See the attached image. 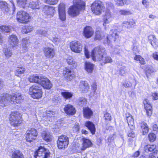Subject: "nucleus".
<instances>
[{
	"label": "nucleus",
	"instance_id": "obj_1",
	"mask_svg": "<svg viewBox=\"0 0 158 158\" xmlns=\"http://www.w3.org/2000/svg\"><path fill=\"white\" fill-rule=\"evenodd\" d=\"M91 57L94 61L102 60L104 64L112 62L111 58L107 56L105 49L102 47H96L94 48L91 52Z\"/></svg>",
	"mask_w": 158,
	"mask_h": 158
},
{
	"label": "nucleus",
	"instance_id": "obj_2",
	"mask_svg": "<svg viewBox=\"0 0 158 158\" xmlns=\"http://www.w3.org/2000/svg\"><path fill=\"white\" fill-rule=\"evenodd\" d=\"M73 5L70 7L68 10V13L72 17L78 15L80 10H84L85 3L81 0H74Z\"/></svg>",
	"mask_w": 158,
	"mask_h": 158
},
{
	"label": "nucleus",
	"instance_id": "obj_3",
	"mask_svg": "<svg viewBox=\"0 0 158 158\" xmlns=\"http://www.w3.org/2000/svg\"><path fill=\"white\" fill-rule=\"evenodd\" d=\"M29 94L34 98H40L43 94L41 86L35 85L31 86L29 89Z\"/></svg>",
	"mask_w": 158,
	"mask_h": 158
},
{
	"label": "nucleus",
	"instance_id": "obj_4",
	"mask_svg": "<svg viewBox=\"0 0 158 158\" xmlns=\"http://www.w3.org/2000/svg\"><path fill=\"white\" fill-rule=\"evenodd\" d=\"M50 153L47 149L40 146L35 152L34 156L35 158H48L50 156Z\"/></svg>",
	"mask_w": 158,
	"mask_h": 158
},
{
	"label": "nucleus",
	"instance_id": "obj_5",
	"mask_svg": "<svg viewBox=\"0 0 158 158\" xmlns=\"http://www.w3.org/2000/svg\"><path fill=\"white\" fill-rule=\"evenodd\" d=\"M69 143V138L66 136L62 135L59 137L57 144L59 149H62L66 148Z\"/></svg>",
	"mask_w": 158,
	"mask_h": 158
},
{
	"label": "nucleus",
	"instance_id": "obj_6",
	"mask_svg": "<svg viewBox=\"0 0 158 158\" xmlns=\"http://www.w3.org/2000/svg\"><path fill=\"white\" fill-rule=\"evenodd\" d=\"M30 18L29 14L24 11H20L17 14V20L21 23L28 22Z\"/></svg>",
	"mask_w": 158,
	"mask_h": 158
},
{
	"label": "nucleus",
	"instance_id": "obj_7",
	"mask_svg": "<svg viewBox=\"0 0 158 158\" xmlns=\"http://www.w3.org/2000/svg\"><path fill=\"white\" fill-rule=\"evenodd\" d=\"M91 7L92 12L97 15L100 14L104 9L101 2L99 1H95L92 4Z\"/></svg>",
	"mask_w": 158,
	"mask_h": 158
},
{
	"label": "nucleus",
	"instance_id": "obj_8",
	"mask_svg": "<svg viewBox=\"0 0 158 158\" xmlns=\"http://www.w3.org/2000/svg\"><path fill=\"white\" fill-rule=\"evenodd\" d=\"M36 130L34 128H30L26 131V139L27 141L31 142L32 140H35L37 135Z\"/></svg>",
	"mask_w": 158,
	"mask_h": 158
},
{
	"label": "nucleus",
	"instance_id": "obj_9",
	"mask_svg": "<svg viewBox=\"0 0 158 158\" xmlns=\"http://www.w3.org/2000/svg\"><path fill=\"white\" fill-rule=\"evenodd\" d=\"M42 12L45 17L51 18L53 17L55 10L53 7L45 5L43 9Z\"/></svg>",
	"mask_w": 158,
	"mask_h": 158
},
{
	"label": "nucleus",
	"instance_id": "obj_10",
	"mask_svg": "<svg viewBox=\"0 0 158 158\" xmlns=\"http://www.w3.org/2000/svg\"><path fill=\"white\" fill-rule=\"evenodd\" d=\"M119 32L117 30H111L110 34L107 36V42L110 43V42L118 41L119 40Z\"/></svg>",
	"mask_w": 158,
	"mask_h": 158
},
{
	"label": "nucleus",
	"instance_id": "obj_11",
	"mask_svg": "<svg viewBox=\"0 0 158 158\" xmlns=\"http://www.w3.org/2000/svg\"><path fill=\"white\" fill-rule=\"evenodd\" d=\"M20 117L17 112H14L12 113L10 115V123L12 125L14 126H18L21 123L19 120Z\"/></svg>",
	"mask_w": 158,
	"mask_h": 158
},
{
	"label": "nucleus",
	"instance_id": "obj_12",
	"mask_svg": "<svg viewBox=\"0 0 158 158\" xmlns=\"http://www.w3.org/2000/svg\"><path fill=\"white\" fill-rule=\"evenodd\" d=\"M10 95L7 94H3L0 96V105L2 107L7 105L11 101Z\"/></svg>",
	"mask_w": 158,
	"mask_h": 158
},
{
	"label": "nucleus",
	"instance_id": "obj_13",
	"mask_svg": "<svg viewBox=\"0 0 158 158\" xmlns=\"http://www.w3.org/2000/svg\"><path fill=\"white\" fill-rule=\"evenodd\" d=\"M70 46L71 50L75 52L80 53L82 50V46L78 41L71 43Z\"/></svg>",
	"mask_w": 158,
	"mask_h": 158
},
{
	"label": "nucleus",
	"instance_id": "obj_14",
	"mask_svg": "<svg viewBox=\"0 0 158 158\" xmlns=\"http://www.w3.org/2000/svg\"><path fill=\"white\" fill-rule=\"evenodd\" d=\"M58 9L60 19L64 21L66 19L65 4L63 3H60L58 6Z\"/></svg>",
	"mask_w": 158,
	"mask_h": 158
},
{
	"label": "nucleus",
	"instance_id": "obj_15",
	"mask_svg": "<svg viewBox=\"0 0 158 158\" xmlns=\"http://www.w3.org/2000/svg\"><path fill=\"white\" fill-rule=\"evenodd\" d=\"M41 81L40 84L44 88L47 89H50L52 86V84L50 81L47 78L42 77L41 78Z\"/></svg>",
	"mask_w": 158,
	"mask_h": 158
},
{
	"label": "nucleus",
	"instance_id": "obj_16",
	"mask_svg": "<svg viewBox=\"0 0 158 158\" xmlns=\"http://www.w3.org/2000/svg\"><path fill=\"white\" fill-rule=\"evenodd\" d=\"M44 52L45 57L47 58H52L55 55L54 49L47 47L44 48Z\"/></svg>",
	"mask_w": 158,
	"mask_h": 158
},
{
	"label": "nucleus",
	"instance_id": "obj_17",
	"mask_svg": "<svg viewBox=\"0 0 158 158\" xmlns=\"http://www.w3.org/2000/svg\"><path fill=\"white\" fill-rule=\"evenodd\" d=\"M10 100L13 103H19L22 101V96L20 93H16L11 96L10 95Z\"/></svg>",
	"mask_w": 158,
	"mask_h": 158
},
{
	"label": "nucleus",
	"instance_id": "obj_18",
	"mask_svg": "<svg viewBox=\"0 0 158 158\" xmlns=\"http://www.w3.org/2000/svg\"><path fill=\"white\" fill-rule=\"evenodd\" d=\"M64 110L65 113L68 115H73L76 112L75 107L73 105L69 104L65 106Z\"/></svg>",
	"mask_w": 158,
	"mask_h": 158
},
{
	"label": "nucleus",
	"instance_id": "obj_19",
	"mask_svg": "<svg viewBox=\"0 0 158 158\" xmlns=\"http://www.w3.org/2000/svg\"><path fill=\"white\" fill-rule=\"evenodd\" d=\"M94 31L92 28L87 26L84 29L83 34L84 36L87 38H90L94 34Z\"/></svg>",
	"mask_w": 158,
	"mask_h": 158
},
{
	"label": "nucleus",
	"instance_id": "obj_20",
	"mask_svg": "<svg viewBox=\"0 0 158 158\" xmlns=\"http://www.w3.org/2000/svg\"><path fill=\"white\" fill-rule=\"evenodd\" d=\"M63 73L65 78L68 80H72L74 76V73L66 68L64 70Z\"/></svg>",
	"mask_w": 158,
	"mask_h": 158
},
{
	"label": "nucleus",
	"instance_id": "obj_21",
	"mask_svg": "<svg viewBox=\"0 0 158 158\" xmlns=\"http://www.w3.org/2000/svg\"><path fill=\"white\" fill-rule=\"evenodd\" d=\"M9 42L12 47H15L18 46V40L16 36L15 35H10L9 38Z\"/></svg>",
	"mask_w": 158,
	"mask_h": 158
},
{
	"label": "nucleus",
	"instance_id": "obj_22",
	"mask_svg": "<svg viewBox=\"0 0 158 158\" xmlns=\"http://www.w3.org/2000/svg\"><path fill=\"white\" fill-rule=\"evenodd\" d=\"M135 25V23L133 19H131L128 21H125L123 23V26L128 29H130L134 27Z\"/></svg>",
	"mask_w": 158,
	"mask_h": 158
},
{
	"label": "nucleus",
	"instance_id": "obj_23",
	"mask_svg": "<svg viewBox=\"0 0 158 158\" xmlns=\"http://www.w3.org/2000/svg\"><path fill=\"white\" fill-rule=\"evenodd\" d=\"M83 112L84 117L88 119L93 114V112L88 107H84Z\"/></svg>",
	"mask_w": 158,
	"mask_h": 158
},
{
	"label": "nucleus",
	"instance_id": "obj_24",
	"mask_svg": "<svg viewBox=\"0 0 158 158\" xmlns=\"http://www.w3.org/2000/svg\"><path fill=\"white\" fill-rule=\"evenodd\" d=\"M111 20V12L109 10H107L106 12L105 15L103 19L104 23L103 25L106 26L107 23H108Z\"/></svg>",
	"mask_w": 158,
	"mask_h": 158
},
{
	"label": "nucleus",
	"instance_id": "obj_25",
	"mask_svg": "<svg viewBox=\"0 0 158 158\" xmlns=\"http://www.w3.org/2000/svg\"><path fill=\"white\" fill-rule=\"evenodd\" d=\"M85 126L87 127L92 134H94L95 132V127L94 123L89 121H86Z\"/></svg>",
	"mask_w": 158,
	"mask_h": 158
},
{
	"label": "nucleus",
	"instance_id": "obj_26",
	"mask_svg": "<svg viewBox=\"0 0 158 158\" xmlns=\"http://www.w3.org/2000/svg\"><path fill=\"white\" fill-rule=\"evenodd\" d=\"M35 33L36 35L46 37H48L49 35L48 30L45 28H41L37 30L36 31Z\"/></svg>",
	"mask_w": 158,
	"mask_h": 158
},
{
	"label": "nucleus",
	"instance_id": "obj_27",
	"mask_svg": "<svg viewBox=\"0 0 158 158\" xmlns=\"http://www.w3.org/2000/svg\"><path fill=\"white\" fill-rule=\"evenodd\" d=\"M22 41L23 50L24 52H26L27 50L28 47L29 46L30 41L28 39L26 38H23Z\"/></svg>",
	"mask_w": 158,
	"mask_h": 158
},
{
	"label": "nucleus",
	"instance_id": "obj_28",
	"mask_svg": "<svg viewBox=\"0 0 158 158\" xmlns=\"http://www.w3.org/2000/svg\"><path fill=\"white\" fill-rule=\"evenodd\" d=\"M83 143L81 148V150H84L87 148L91 146L92 143L91 141L89 139L83 138Z\"/></svg>",
	"mask_w": 158,
	"mask_h": 158
},
{
	"label": "nucleus",
	"instance_id": "obj_29",
	"mask_svg": "<svg viewBox=\"0 0 158 158\" xmlns=\"http://www.w3.org/2000/svg\"><path fill=\"white\" fill-rule=\"evenodd\" d=\"M148 40H150V42L153 47L156 48L158 45V43L157 42V39L155 36L151 35L148 37Z\"/></svg>",
	"mask_w": 158,
	"mask_h": 158
},
{
	"label": "nucleus",
	"instance_id": "obj_30",
	"mask_svg": "<svg viewBox=\"0 0 158 158\" xmlns=\"http://www.w3.org/2000/svg\"><path fill=\"white\" fill-rule=\"evenodd\" d=\"M28 6L32 9H38L40 8L39 2L37 0H31Z\"/></svg>",
	"mask_w": 158,
	"mask_h": 158
},
{
	"label": "nucleus",
	"instance_id": "obj_31",
	"mask_svg": "<svg viewBox=\"0 0 158 158\" xmlns=\"http://www.w3.org/2000/svg\"><path fill=\"white\" fill-rule=\"evenodd\" d=\"M89 89V86L87 82L85 81L81 82L80 89L83 92L87 91Z\"/></svg>",
	"mask_w": 158,
	"mask_h": 158
},
{
	"label": "nucleus",
	"instance_id": "obj_32",
	"mask_svg": "<svg viewBox=\"0 0 158 158\" xmlns=\"http://www.w3.org/2000/svg\"><path fill=\"white\" fill-rule=\"evenodd\" d=\"M127 120L130 129H134L135 128V125L132 116L131 115L127 117Z\"/></svg>",
	"mask_w": 158,
	"mask_h": 158
},
{
	"label": "nucleus",
	"instance_id": "obj_33",
	"mask_svg": "<svg viewBox=\"0 0 158 158\" xmlns=\"http://www.w3.org/2000/svg\"><path fill=\"white\" fill-rule=\"evenodd\" d=\"M94 65L89 62L85 63V70L88 73H91L94 69Z\"/></svg>",
	"mask_w": 158,
	"mask_h": 158
},
{
	"label": "nucleus",
	"instance_id": "obj_34",
	"mask_svg": "<svg viewBox=\"0 0 158 158\" xmlns=\"http://www.w3.org/2000/svg\"><path fill=\"white\" fill-rule=\"evenodd\" d=\"M12 158H24L23 154L20 151L15 150L12 152Z\"/></svg>",
	"mask_w": 158,
	"mask_h": 158
},
{
	"label": "nucleus",
	"instance_id": "obj_35",
	"mask_svg": "<svg viewBox=\"0 0 158 158\" xmlns=\"http://www.w3.org/2000/svg\"><path fill=\"white\" fill-rule=\"evenodd\" d=\"M156 146L155 145H147L144 147V150L146 152H151L154 151L156 150Z\"/></svg>",
	"mask_w": 158,
	"mask_h": 158
},
{
	"label": "nucleus",
	"instance_id": "obj_36",
	"mask_svg": "<svg viewBox=\"0 0 158 158\" xmlns=\"http://www.w3.org/2000/svg\"><path fill=\"white\" fill-rule=\"evenodd\" d=\"M42 77L33 76H31L29 79V81L31 82H35L40 84L41 78Z\"/></svg>",
	"mask_w": 158,
	"mask_h": 158
},
{
	"label": "nucleus",
	"instance_id": "obj_37",
	"mask_svg": "<svg viewBox=\"0 0 158 158\" xmlns=\"http://www.w3.org/2000/svg\"><path fill=\"white\" fill-rule=\"evenodd\" d=\"M141 127L143 132V135L147 134L149 131V128L147 124L144 122L141 124Z\"/></svg>",
	"mask_w": 158,
	"mask_h": 158
},
{
	"label": "nucleus",
	"instance_id": "obj_38",
	"mask_svg": "<svg viewBox=\"0 0 158 158\" xmlns=\"http://www.w3.org/2000/svg\"><path fill=\"white\" fill-rule=\"evenodd\" d=\"M25 70V68L23 67H18L15 72V74L19 77L20 75L24 73Z\"/></svg>",
	"mask_w": 158,
	"mask_h": 158
},
{
	"label": "nucleus",
	"instance_id": "obj_39",
	"mask_svg": "<svg viewBox=\"0 0 158 158\" xmlns=\"http://www.w3.org/2000/svg\"><path fill=\"white\" fill-rule=\"evenodd\" d=\"M144 106L147 115L149 116H151L152 111V106L150 105L147 104L144 105Z\"/></svg>",
	"mask_w": 158,
	"mask_h": 158
},
{
	"label": "nucleus",
	"instance_id": "obj_40",
	"mask_svg": "<svg viewBox=\"0 0 158 158\" xmlns=\"http://www.w3.org/2000/svg\"><path fill=\"white\" fill-rule=\"evenodd\" d=\"M62 96L66 99H70L73 96V94L71 92L65 91L61 92Z\"/></svg>",
	"mask_w": 158,
	"mask_h": 158
},
{
	"label": "nucleus",
	"instance_id": "obj_41",
	"mask_svg": "<svg viewBox=\"0 0 158 158\" xmlns=\"http://www.w3.org/2000/svg\"><path fill=\"white\" fill-rule=\"evenodd\" d=\"M42 136L43 139L47 141H49L51 139V135L49 133L45 132L42 133Z\"/></svg>",
	"mask_w": 158,
	"mask_h": 158
},
{
	"label": "nucleus",
	"instance_id": "obj_42",
	"mask_svg": "<svg viewBox=\"0 0 158 158\" xmlns=\"http://www.w3.org/2000/svg\"><path fill=\"white\" fill-rule=\"evenodd\" d=\"M11 30V27L6 26H0V31L2 32H10Z\"/></svg>",
	"mask_w": 158,
	"mask_h": 158
},
{
	"label": "nucleus",
	"instance_id": "obj_43",
	"mask_svg": "<svg viewBox=\"0 0 158 158\" xmlns=\"http://www.w3.org/2000/svg\"><path fill=\"white\" fill-rule=\"evenodd\" d=\"M0 8L6 12L9 10L7 4L5 2H0Z\"/></svg>",
	"mask_w": 158,
	"mask_h": 158
},
{
	"label": "nucleus",
	"instance_id": "obj_44",
	"mask_svg": "<svg viewBox=\"0 0 158 158\" xmlns=\"http://www.w3.org/2000/svg\"><path fill=\"white\" fill-rule=\"evenodd\" d=\"M103 36V33L102 32L99 31H97L95 32L94 40H100L102 39Z\"/></svg>",
	"mask_w": 158,
	"mask_h": 158
},
{
	"label": "nucleus",
	"instance_id": "obj_45",
	"mask_svg": "<svg viewBox=\"0 0 158 158\" xmlns=\"http://www.w3.org/2000/svg\"><path fill=\"white\" fill-rule=\"evenodd\" d=\"M78 104L80 106H82L86 103V100L84 98H80L77 101Z\"/></svg>",
	"mask_w": 158,
	"mask_h": 158
},
{
	"label": "nucleus",
	"instance_id": "obj_46",
	"mask_svg": "<svg viewBox=\"0 0 158 158\" xmlns=\"http://www.w3.org/2000/svg\"><path fill=\"white\" fill-rule=\"evenodd\" d=\"M18 4L23 8H24V6L26 4L27 0H16Z\"/></svg>",
	"mask_w": 158,
	"mask_h": 158
},
{
	"label": "nucleus",
	"instance_id": "obj_47",
	"mask_svg": "<svg viewBox=\"0 0 158 158\" xmlns=\"http://www.w3.org/2000/svg\"><path fill=\"white\" fill-rule=\"evenodd\" d=\"M149 140L150 142H153L156 139V135L153 133H150L148 135Z\"/></svg>",
	"mask_w": 158,
	"mask_h": 158
},
{
	"label": "nucleus",
	"instance_id": "obj_48",
	"mask_svg": "<svg viewBox=\"0 0 158 158\" xmlns=\"http://www.w3.org/2000/svg\"><path fill=\"white\" fill-rule=\"evenodd\" d=\"M33 30V27L30 26H27L25 27V28L23 30V31L25 33H28Z\"/></svg>",
	"mask_w": 158,
	"mask_h": 158
},
{
	"label": "nucleus",
	"instance_id": "obj_49",
	"mask_svg": "<svg viewBox=\"0 0 158 158\" xmlns=\"http://www.w3.org/2000/svg\"><path fill=\"white\" fill-rule=\"evenodd\" d=\"M66 61L68 64L69 65H72L75 63V61L71 56H69L66 59Z\"/></svg>",
	"mask_w": 158,
	"mask_h": 158
},
{
	"label": "nucleus",
	"instance_id": "obj_50",
	"mask_svg": "<svg viewBox=\"0 0 158 158\" xmlns=\"http://www.w3.org/2000/svg\"><path fill=\"white\" fill-rule=\"evenodd\" d=\"M128 0H117L116 4L118 6H123L124 4L127 3V2Z\"/></svg>",
	"mask_w": 158,
	"mask_h": 158
},
{
	"label": "nucleus",
	"instance_id": "obj_51",
	"mask_svg": "<svg viewBox=\"0 0 158 158\" xmlns=\"http://www.w3.org/2000/svg\"><path fill=\"white\" fill-rule=\"evenodd\" d=\"M119 14L121 15H128L131 14L130 11L126 10H120L119 11Z\"/></svg>",
	"mask_w": 158,
	"mask_h": 158
},
{
	"label": "nucleus",
	"instance_id": "obj_52",
	"mask_svg": "<svg viewBox=\"0 0 158 158\" xmlns=\"http://www.w3.org/2000/svg\"><path fill=\"white\" fill-rule=\"evenodd\" d=\"M4 53L6 57L7 58L10 57L12 55V52L9 49L7 48L5 50Z\"/></svg>",
	"mask_w": 158,
	"mask_h": 158
},
{
	"label": "nucleus",
	"instance_id": "obj_53",
	"mask_svg": "<svg viewBox=\"0 0 158 158\" xmlns=\"http://www.w3.org/2000/svg\"><path fill=\"white\" fill-rule=\"evenodd\" d=\"M59 0H45L46 3L51 4L55 5L58 2Z\"/></svg>",
	"mask_w": 158,
	"mask_h": 158
},
{
	"label": "nucleus",
	"instance_id": "obj_54",
	"mask_svg": "<svg viewBox=\"0 0 158 158\" xmlns=\"http://www.w3.org/2000/svg\"><path fill=\"white\" fill-rule=\"evenodd\" d=\"M104 118L106 120L108 121H111V116L110 114L108 113H106L105 114Z\"/></svg>",
	"mask_w": 158,
	"mask_h": 158
},
{
	"label": "nucleus",
	"instance_id": "obj_55",
	"mask_svg": "<svg viewBox=\"0 0 158 158\" xmlns=\"http://www.w3.org/2000/svg\"><path fill=\"white\" fill-rule=\"evenodd\" d=\"M127 135L129 137L134 138L135 136V134L134 131L133 129H131L130 131L128 133Z\"/></svg>",
	"mask_w": 158,
	"mask_h": 158
},
{
	"label": "nucleus",
	"instance_id": "obj_56",
	"mask_svg": "<svg viewBox=\"0 0 158 158\" xmlns=\"http://www.w3.org/2000/svg\"><path fill=\"white\" fill-rule=\"evenodd\" d=\"M123 85L126 88L130 87L131 86L132 84L129 81H127L124 82Z\"/></svg>",
	"mask_w": 158,
	"mask_h": 158
},
{
	"label": "nucleus",
	"instance_id": "obj_57",
	"mask_svg": "<svg viewBox=\"0 0 158 158\" xmlns=\"http://www.w3.org/2000/svg\"><path fill=\"white\" fill-rule=\"evenodd\" d=\"M52 41L55 44H58L61 41V40L56 37H55L53 38Z\"/></svg>",
	"mask_w": 158,
	"mask_h": 158
},
{
	"label": "nucleus",
	"instance_id": "obj_58",
	"mask_svg": "<svg viewBox=\"0 0 158 158\" xmlns=\"http://www.w3.org/2000/svg\"><path fill=\"white\" fill-rule=\"evenodd\" d=\"M140 152L139 151H137L134 153L133 155L132 156V157L134 158H136L138 157L140 154Z\"/></svg>",
	"mask_w": 158,
	"mask_h": 158
},
{
	"label": "nucleus",
	"instance_id": "obj_59",
	"mask_svg": "<svg viewBox=\"0 0 158 158\" xmlns=\"http://www.w3.org/2000/svg\"><path fill=\"white\" fill-rule=\"evenodd\" d=\"M84 52H85V54L86 57L87 58H88L89 57V52H88V50L85 47L84 48Z\"/></svg>",
	"mask_w": 158,
	"mask_h": 158
},
{
	"label": "nucleus",
	"instance_id": "obj_60",
	"mask_svg": "<svg viewBox=\"0 0 158 158\" xmlns=\"http://www.w3.org/2000/svg\"><path fill=\"white\" fill-rule=\"evenodd\" d=\"M153 58L157 60H158V54L157 52H155L152 54Z\"/></svg>",
	"mask_w": 158,
	"mask_h": 158
},
{
	"label": "nucleus",
	"instance_id": "obj_61",
	"mask_svg": "<svg viewBox=\"0 0 158 158\" xmlns=\"http://www.w3.org/2000/svg\"><path fill=\"white\" fill-rule=\"evenodd\" d=\"M124 69V68L122 67L121 68L120 70H119V73L121 75H123L125 73V71Z\"/></svg>",
	"mask_w": 158,
	"mask_h": 158
},
{
	"label": "nucleus",
	"instance_id": "obj_62",
	"mask_svg": "<svg viewBox=\"0 0 158 158\" xmlns=\"http://www.w3.org/2000/svg\"><path fill=\"white\" fill-rule=\"evenodd\" d=\"M79 124L78 123L75 124L74 127V130L76 132L78 131L79 129Z\"/></svg>",
	"mask_w": 158,
	"mask_h": 158
},
{
	"label": "nucleus",
	"instance_id": "obj_63",
	"mask_svg": "<svg viewBox=\"0 0 158 158\" xmlns=\"http://www.w3.org/2000/svg\"><path fill=\"white\" fill-rule=\"evenodd\" d=\"M152 96L153 97V99L155 100H157L158 99V93H153Z\"/></svg>",
	"mask_w": 158,
	"mask_h": 158
},
{
	"label": "nucleus",
	"instance_id": "obj_64",
	"mask_svg": "<svg viewBox=\"0 0 158 158\" xmlns=\"http://www.w3.org/2000/svg\"><path fill=\"white\" fill-rule=\"evenodd\" d=\"M91 86L93 88V90H94V91L95 92L97 89V85L96 83H94Z\"/></svg>",
	"mask_w": 158,
	"mask_h": 158
}]
</instances>
